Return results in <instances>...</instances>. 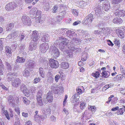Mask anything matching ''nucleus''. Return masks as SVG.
Returning a JSON list of instances; mask_svg holds the SVG:
<instances>
[{
	"label": "nucleus",
	"instance_id": "f257e3e1",
	"mask_svg": "<svg viewBox=\"0 0 125 125\" xmlns=\"http://www.w3.org/2000/svg\"><path fill=\"white\" fill-rule=\"evenodd\" d=\"M59 39L56 41V43L59 46L60 49L62 51H65L66 49L67 45L68 43V41L67 39L62 37H60Z\"/></svg>",
	"mask_w": 125,
	"mask_h": 125
},
{
	"label": "nucleus",
	"instance_id": "f03ea898",
	"mask_svg": "<svg viewBox=\"0 0 125 125\" xmlns=\"http://www.w3.org/2000/svg\"><path fill=\"white\" fill-rule=\"evenodd\" d=\"M16 3H10L6 5L5 9L7 10L10 11L13 10L16 7L19 6L21 3V1L17 0Z\"/></svg>",
	"mask_w": 125,
	"mask_h": 125
},
{
	"label": "nucleus",
	"instance_id": "7ed1b4c3",
	"mask_svg": "<svg viewBox=\"0 0 125 125\" xmlns=\"http://www.w3.org/2000/svg\"><path fill=\"white\" fill-rule=\"evenodd\" d=\"M51 89L52 91L55 94H58L59 92L62 93L64 92V88L61 85L55 86L54 85L52 84V85Z\"/></svg>",
	"mask_w": 125,
	"mask_h": 125
},
{
	"label": "nucleus",
	"instance_id": "20e7f679",
	"mask_svg": "<svg viewBox=\"0 0 125 125\" xmlns=\"http://www.w3.org/2000/svg\"><path fill=\"white\" fill-rule=\"evenodd\" d=\"M115 6L113 7L114 10V14L116 16L119 17H124L125 16V11L124 10H119L118 9V7Z\"/></svg>",
	"mask_w": 125,
	"mask_h": 125
},
{
	"label": "nucleus",
	"instance_id": "39448f33",
	"mask_svg": "<svg viewBox=\"0 0 125 125\" xmlns=\"http://www.w3.org/2000/svg\"><path fill=\"white\" fill-rule=\"evenodd\" d=\"M50 51L51 52V53L53 56L55 57L59 56L60 52L58 49L55 46H51L50 49Z\"/></svg>",
	"mask_w": 125,
	"mask_h": 125
},
{
	"label": "nucleus",
	"instance_id": "423d86ee",
	"mask_svg": "<svg viewBox=\"0 0 125 125\" xmlns=\"http://www.w3.org/2000/svg\"><path fill=\"white\" fill-rule=\"evenodd\" d=\"M42 91L40 90H39L36 95V99L39 104L42 105L43 103L42 100Z\"/></svg>",
	"mask_w": 125,
	"mask_h": 125
},
{
	"label": "nucleus",
	"instance_id": "0eeeda50",
	"mask_svg": "<svg viewBox=\"0 0 125 125\" xmlns=\"http://www.w3.org/2000/svg\"><path fill=\"white\" fill-rule=\"evenodd\" d=\"M50 66L52 68H56L59 66L58 62L53 59H50L49 61Z\"/></svg>",
	"mask_w": 125,
	"mask_h": 125
},
{
	"label": "nucleus",
	"instance_id": "6e6552de",
	"mask_svg": "<svg viewBox=\"0 0 125 125\" xmlns=\"http://www.w3.org/2000/svg\"><path fill=\"white\" fill-rule=\"evenodd\" d=\"M22 21L25 25H29L31 23V21L30 18L27 16L24 15L22 18Z\"/></svg>",
	"mask_w": 125,
	"mask_h": 125
},
{
	"label": "nucleus",
	"instance_id": "1a4fd4ad",
	"mask_svg": "<svg viewBox=\"0 0 125 125\" xmlns=\"http://www.w3.org/2000/svg\"><path fill=\"white\" fill-rule=\"evenodd\" d=\"M94 18L93 15L90 14H89L88 16L84 19V23H85V24L86 25L89 24L91 23L92 21L93 20V19Z\"/></svg>",
	"mask_w": 125,
	"mask_h": 125
},
{
	"label": "nucleus",
	"instance_id": "9d476101",
	"mask_svg": "<svg viewBox=\"0 0 125 125\" xmlns=\"http://www.w3.org/2000/svg\"><path fill=\"white\" fill-rule=\"evenodd\" d=\"M16 76L15 73H9L7 74V79L8 81H12L15 79Z\"/></svg>",
	"mask_w": 125,
	"mask_h": 125
},
{
	"label": "nucleus",
	"instance_id": "9b49d317",
	"mask_svg": "<svg viewBox=\"0 0 125 125\" xmlns=\"http://www.w3.org/2000/svg\"><path fill=\"white\" fill-rule=\"evenodd\" d=\"M49 48L48 45L47 43H42L40 46V49L42 53H44L46 52Z\"/></svg>",
	"mask_w": 125,
	"mask_h": 125
},
{
	"label": "nucleus",
	"instance_id": "f8f14e48",
	"mask_svg": "<svg viewBox=\"0 0 125 125\" xmlns=\"http://www.w3.org/2000/svg\"><path fill=\"white\" fill-rule=\"evenodd\" d=\"M21 82V80L19 78H16L11 81L12 86L14 87L17 88L20 85Z\"/></svg>",
	"mask_w": 125,
	"mask_h": 125
},
{
	"label": "nucleus",
	"instance_id": "ddd939ff",
	"mask_svg": "<svg viewBox=\"0 0 125 125\" xmlns=\"http://www.w3.org/2000/svg\"><path fill=\"white\" fill-rule=\"evenodd\" d=\"M35 62L33 60H29L27 61L25 65L27 66L28 68H32L34 66V64Z\"/></svg>",
	"mask_w": 125,
	"mask_h": 125
},
{
	"label": "nucleus",
	"instance_id": "4468645a",
	"mask_svg": "<svg viewBox=\"0 0 125 125\" xmlns=\"http://www.w3.org/2000/svg\"><path fill=\"white\" fill-rule=\"evenodd\" d=\"M30 13L33 15L35 14L37 17L38 16V17L41 16V11L40 10H37L36 8H34L32 9L30 12Z\"/></svg>",
	"mask_w": 125,
	"mask_h": 125
},
{
	"label": "nucleus",
	"instance_id": "2eb2a0df",
	"mask_svg": "<svg viewBox=\"0 0 125 125\" xmlns=\"http://www.w3.org/2000/svg\"><path fill=\"white\" fill-rule=\"evenodd\" d=\"M38 36L39 34L37 31H33L31 35V37L32 38H33V40L32 41H35V42H37L38 41Z\"/></svg>",
	"mask_w": 125,
	"mask_h": 125
},
{
	"label": "nucleus",
	"instance_id": "dca6fc26",
	"mask_svg": "<svg viewBox=\"0 0 125 125\" xmlns=\"http://www.w3.org/2000/svg\"><path fill=\"white\" fill-rule=\"evenodd\" d=\"M51 92L49 91L47 93L46 98L48 101L50 102H52L53 100V94Z\"/></svg>",
	"mask_w": 125,
	"mask_h": 125
},
{
	"label": "nucleus",
	"instance_id": "f3484780",
	"mask_svg": "<svg viewBox=\"0 0 125 125\" xmlns=\"http://www.w3.org/2000/svg\"><path fill=\"white\" fill-rule=\"evenodd\" d=\"M35 41H31L30 42L29 46V50L30 51L34 50L36 49L37 43Z\"/></svg>",
	"mask_w": 125,
	"mask_h": 125
},
{
	"label": "nucleus",
	"instance_id": "a211bd4d",
	"mask_svg": "<svg viewBox=\"0 0 125 125\" xmlns=\"http://www.w3.org/2000/svg\"><path fill=\"white\" fill-rule=\"evenodd\" d=\"M49 35L48 34H46L43 36L41 40L44 42H47L49 41Z\"/></svg>",
	"mask_w": 125,
	"mask_h": 125
},
{
	"label": "nucleus",
	"instance_id": "6ab92c4d",
	"mask_svg": "<svg viewBox=\"0 0 125 125\" xmlns=\"http://www.w3.org/2000/svg\"><path fill=\"white\" fill-rule=\"evenodd\" d=\"M113 22L114 23L120 24L122 22V19L120 18L115 17L113 20Z\"/></svg>",
	"mask_w": 125,
	"mask_h": 125
},
{
	"label": "nucleus",
	"instance_id": "aec40b11",
	"mask_svg": "<svg viewBox=\"0 0 125 125\" xmlns=\"http://www.w3.org/2000/svg\"><path fill=\"white\" fill-rule=\"evenodd\" d=\"M100 31L99 30H95L94 32V34H97L99 35L101 34L102 33H103L104 34H105L106 33V32H104L103 31L104 30L106 31V29H105L104 28H103Z\"/></svg>",
	"mask_w": 125,
	"mask_h": 125
},
{
	"label": "nucleus",
	"instance_id": "412c9836",
	"mask_svg": "<svg viewBox=\"0 0 125 125\" xmlns=\"http://www.w3.org/2000/svg\"><path fill=\"white\" fill-rule=\"evenodd\" d=\"M25 61V59L23 58L20 57L19 56H18L17 57L16 62L18 63H23Z\"/></svg>",
	"mask_w": 125,
	"mask_h": 125
},
{
	"label": "nucleus",
	"instance_id": "4be33fe9",
	"mask_svg": "<svg viewBox=\"0 0 125 125\" xmlns=\"http://www.w3.org/2000/svg\"><path fill=\"white\" fill-rule=\"evenodd\" d=\"M5 51L7 53H6V54H8L9 56H11V50L10 47L9 46H6L5 48Z\"/></svg>",
	"mask_w": 125,
	"mask_h": 125
},
{
	"label": "nucleus",
	"instance_id": "5701e85b",
	"mask_svg": "<svg viewBox=\"0 0 125 125\" xmlns=\"http://www.w3.org/2000/svg\"><path fill=\"white\" fill-rule=\"evenodd\" d=\"M61 66L62 68L66 69L69 67V64L67 62H63L61 64Z\"/></svg>",
	"mask_w": 125,
	"mask_h": 125
},
{
	"label": "nucleus",
	"instance_id": "b1692460",
	"mask_svg": "<svg viewBox=\"0 0 125 125\" xmlns=\"http://www.w3.org/2000/svg\"><path fill=\"white\" fill-rule=\"evenodd\" d=\"M24 31L22 32L21 31L19 35L18 36V38H19V40L21 41H22V40L24 39V37L26 36L25 34L24 33Z\"/></svg>",
	"mask_w": 125,
	"mask_h": 125
},
{
	"label": "nucleus",
	"instance_id": "393cba45",
	"mask_svg": "<svg viewBox=\"0 0 125 125\" xmlns=\"http://www.w3.org/2000/svg\"><path fill=\"white\" fill-rule=\"evenodd\" d=\"M101 74L102 77L107 78L109 76L110 73L109 72L107 71H105L104 72L103 71L101 73Z\"/></svg>",
	"mask_w": 125,
	"mask_h": 125
},
{
	"label": "nucleus",
	"instance_id": "a878e982",
	"mask_svg": "<svg viewBox=\"0 0 125 125\" xmlns=\"http://www.w3.org/2000/svg\"><path fill=\"white\" fill-rule=\"evenodd\" d=\"M103 8L105 11H107L110 8L109 3L108 2H107L106 3L104 4L103 5Z\"/></svg>",
	"mask_w": 125,
	"mask_h": 125
},
{
	"label": "nucleus",
	"instance_id": "bb28decb",
	"mask_svg": "<svg viewBox=\"0 0 125 125\" xmlns=\"http://www.w3.org/2000/svg\"><path fill=\"white\" fill-rule=\"evenodd\" d=\"M5 64L8 70L11 71L12 68V64L9 63L7 62H5Z\"/></svg>",
	"mask_w": 125,
	"mask_h": 125
},
{
	"label": "nucleus",
	"instance_id": "cd10ccee",
	"mask_svg": "<svg viewBox=\"0 0 125 125\" xmlns=\"http://www.w3.org/2000/svg\"><path fill=\"white\" fill-rule=\"evenodd\" d=\"M14 25L13 23H11L8 25L7 27V30L10 31L14 27Z\"/></svg>",
	"mask_w": 125,
	"mask_h": 125
},
{
	"label": "nucleus",
	"instance_id": "c85d7f7f",
	"mask_svg": "<svg viewBox=\"0 0 125 125\" xmlns=\"http://www.w3.org/2000/svg\"><path fill=\"white\" fill-rule=\"evenodd\" d=\"M30 74L28 70L25 69L23 72L22 75L23 76L27 77L29 76Z\"/></svg>",
	"mask_w": 125,
	"mask_h": 125
},
{
	"label": "nucleus",
	"instance_id": "c756f323",
	"mask_svg": "<svg viewBox=\"0 0 125 125\" xmlns=\"http://www.w3.org/2000/svg\"><path fill=\"white\" fill-rule=\"evenodd\" d=\"M118 37L122 39L124 37V33L123 31L120 30H118Z\"/></svg>",
	"mask_w": 125,
	"mask_h": 125
},
{
	"label": "nucleus",
	"instance_id": "7c9ffc66",
	"mask_svg": "<svg viewBox=\"0 0 125 125\" xmlns=\"http://www.w3.org/2000/svg\"><path fill=\"white\" fill-rule=\"evenodd\" d=\"M88 108L89 110L91 111L93 113H94L96 110V108L94 106H89Z\"/></svg>",
	"mask_w": 125,
	"mask_h": 125
},
{
	"label": "nucleus",
	"instance_id": "2f4dec72",
	"mask_svg": "<svg viewBox=\"0 0 125 125\" xmlns=\"http://www.w3.org/2000/svg\"><path fill=\"white\" fill-rule=\"evenodd\" d=\"M39 72L40 75L42 77H43L44 76V71L42 67H40L39 69Z\"/></svg>",
	"mask_w": 125,
	"mask_h": 125
},
{
	"label": "nucleus",
	"instance_id": "473e14b6",
	"mask_svg": "<svg viewBox=\"0 0 125 125\" xmlns=\"http://www.w3.org/2000/svg\"><path fill=\"white\" fill-rule=\"evenodd\" d=\"M20 88L21 90H22L23 93H25L27 88L26 87V86L23 84H22L20 86Z\"/></svg>",
	"mask_w": 125,
	"mask_h": 125
},
{
	"label": "nucleus",
	"instance_id": "72a5a7b5",
	"mask_svg": "<svg viewBox=\"0 0 125 125\" xmlns=\"http://www.w3.org/2000/svg\"><path fill=\"white\" fill-rule=\"evenodd\" d=\"M34 120L36 122H39L41 120L39 115H35L34 116Z\"/></svg>",
	"mask_w": 125,
	"mask_h": 125
},
{
	"label": "nucleus",
	"instance_id": "f704fd0d",
	"mask_svg": "<svg viewBox=\"0 0 125 125\" xmlns=\"http://www.w3.org/2000/svg\"><path fill=\"white\" fill-rule=\"evenodd\" d=\"M21 31H16L12 33L13 37L14 38H15L18 36L19 35Z\"/></svg>",
	"mask_w": 125,
	"mask_h": 125
},
{
	"label": "nucleus",
	"instance_id": "c9c22d12",
	"mask_svg": "<svg viewBox=\"0 0 125 125\" xmlns=\"http://www.w3.org/2000/svg\"><path fill=\"white\" fill-rule=\"evenodd\" d=\"M23 101L24 103L26 104H28L30 102V101L28 100L25 97H23Z\"/></svg>",
	"mask_w": 125,
	"mask_h": 125
},
{
	"label": "nucleus",
	"instance_id": "e433bc0d",
	"mask_svg": "<svg viewBox=\"0 0 125 125\" xmlns=\"http://www.w3.org/2000/svg\"><path fill=\"white\" fill-rule=\"evenodd\" d=\"M67 29H61V30H60V31H58L59 32H61V31H62L64 32V33H62V35H67Z\"/></svg>",
	"mask_w": 125,
	"mask_h": 125
},
{
	"label": "nucleus",
	"instance_id": "4c0bfd02",
	"mask_svg": "<svg viewBox=\"0 0 125 125\" xmlns=\"http://www.w3.org/2000/svg\"><path fill=\"white\" fill-rule=\"evenodd\" d=\"M100 73L98 72H96L95 73H93L92 74V75L95 78H97L99 77Z\"/></svg>",
	"mask_w": 125,
	"mask_h": 125
},
{
	"label": "nucleus",
	"instance_id": "58836bf2",
	"mask_svg": "<svg viewBox=\"0 0 125 125\" xmlns=\"http://www.w3.org/2000/svg\"><path fill=\"white\" fill-rule=\"evenodd\" d=\"M114 42L115 44L117 45L118 47H119L120 46V42L119 40L117 39H115L114 41Z\"/></svg>",
	"mask_w": 125,
	"mask_h": 125
},
{
	"label": "nucleus",
	"instance_id": "ea45409f",
	"mask_svg": "<svg viewBox=\"0 0 125 125\" xmlns=\"http://www.w3.org/2000/svg\"><path fill=\"white\" fill-rule=\"evenodd\" d=\"M13 98L11 95H10L7 97V99L8 100V102H13Z\"/></svg>",
	"mask_w": 125,
	"mask_h": 125
},
{
	"label": "nucleus",
	"instance_id": "a19ab883",
	"mask_svg": "<svg viewBox=\"0 0 125 125\" xmlns=\"http://www.w3.org/2000/svg\"><path fill=\"white\" fill-rule=\"evenodd\" d=\"M101 10L100 8H98L96 10H95V13L96 15H99H99H100V14L101 13Z\"/></svg>",
	"mask_w": 125,
	"mask_h": 125
},
{
	"label": "nucleus",
	"instance_id": "79ce46f5",
	"mask_svg": "<svg viewBox=\"0 0 125 125\" xmlns=\"http://www.w3.org/2000/svg\"><path fill=\"white\" fill-rule=\"evenodd\" d=\"M112 3L113 4H116L119 3L122 1V0H112Z\"/></svg>",
	"mask_w": 125,
	"mask_h": 125
},
{
	"label": "nucleus",
	"instance_id": "37998d69",
	"mask_svg": "<svg viewBox=\"0 0 125 125\" xmlns=\"http://www.w3.org/2000/svg\"><path fill=\"white\" fill-rule=\"evenodd\" d=\"M85 103L83 102L81 103L80 105V107L81 109L83 110L85 107Z\"/></svg>",
	"mask_w": 125,
	"mask_h": 125
},
{
	"label": "nucleus",
	"instance_id": "c03bdc74",
	"mask_svg": "<svg viewBox=\"0 0 125 125\" xmlns=\"http://www.w3.org/2000/svg\"><path fill=\"white\" fill-rule=\"evenodd\" d=\"M38 20L40 23H42L44 21V19L41 16L38 17Z\"/></svg>",
	"mask_w": 125,
	"mask_h": 125
},
{
	"label": "nucleus",
	"instance_id": "a18cd8bd",
	"mask_svg": "<svg viewBox=\"0 0 125 125\" xmlns=\"http://www.w3.org/2000/svg\"><path fill=\"white\" fill-rule=\"evenodd\" d=\"M40 81V80L39 77H36L34 79L33 81V83H37Z\"/></svg>",
	"mask_w": 125,
	"mask_h": 125
},
{
	"label": "nucleus",
	"instance_id": "49530a36",
	"mask_svg": "<svg viewBox=\"0 0 125 125\" xmlns=\"http://www.w3.org/2000/svg\"><path fill=\"white\" fill-rule=\"evenodd\" d=\"M52 12L53 13H55L57 11V5H55L53 6L52 8Z\"/></svg>",
	"mask_w": 125,
	"mask_h": 125
},
{
	"label": "nucleus",
	"instance_id": "de8ad7c7",
	"mask_svg": "<svg viewBox=\"0 0 125 125\" xmlns=\"http://www.w3.org/2000/svg\"><path fill=\"white\" fill-rule=\"evenodd\" d=\"M72 102L73 103H75L74 104V106L76 107L77 106V105L78 104V103H77V101H76V99H75L74 100V99H72Z\"/></svg>",
	"mask_w": 125,
	"mask_h": 125
},
{
	"label": "nucleus",
	"instance_id": "09e8293b",
	"mask_svg": "<svg viewBox=\"0 0 125 125\" xmlns=\"http://www.w3.org/2000/svg\"><path fill=\"white\" fill-rule=\"evenodd\" d=\"M123 74L122 73V74H120L117 75L116 77L117 79L118 80L122 79L123 77Z\"/></svg>",
	"mask_w": 125,
	"mask_h": 125
},
{
	"label": "nucleus",
	"instance_id": "8fccbe9b",
	"mask_svg": "<svg viewBox=\"0 0 125 125\" xmlns=\"http://www.w3.org/2000/svg\"><path fill=\"white\" fill-rule=\"evenodd\" d=\"M49 4L47 3L46 5L44 7V8L45 10L46 11H48L49 9Z\"/></svg>",
	"mask_w": 125,
	"mask_h": 125
},
{
	"label": "nucleus",
	"instance_id": "3c124183",
	"mask_svg": "<svg viewBox=\"0 0 125 125\" xmlns=\"http://www.w3.org/2000/svg\"><path fill=\"white\" fill-rule=\"evenodd\" d=\"M60 76L59 74L56 75L55 76V80L56 82H58V80L60 79Z\"/></svg>",
	"mask_w": 125,
	"mask_h": 125
},
{
	"label": "nucleus",
	"instance_id": "603ef678",
	"mask_svg": "<svg viewBox=\"0 0 125 125\" xmlns=\"http://www.w3.org/2000/svg\"><path fill=\"white\" fill-rule=\"evenodd\" d=\"M76 91L77 93H78L79 94H81L82 93V90L79 88H77Z\"/></svg>",
	"mask_w": 125,
	"mask_h": 125
},
{
	"label": "nucleus",
	"instance_id": "864d4df0",
	"mask_svg": "<svg viewBox=\"0 0 125 125\" xmlns=\"http://www.w3.org/2000/svg\"><path fill=\"white\" fill-rule=\"evenodd\" d=\"M57 21L60 22L61 21L62 19H63L64 18L63 17H62L61 15L58 16L57 17Z\"/></svg>",
	"mask_w": 125,
	"mask_h": 125
},
{
	"label": "nucleus",
	"instance_id": "5fc2aeb1",
	"mask_svg": "<svg viewBox=\"0 0 125 125\" xmlns=\"http://www.w3.org/2000/svg\"><path fill=\"white\" fill-rule=\"evenodd\" d=\"M72 12L74 15H77L78 14V11L76 9H73L72 11Z\"/></svg>",
	"mask_w": 125,
	"mask_h": 125
},
{
	"label": "nucleus",
	"instance_id": "6e6d98bb",
	"mask_svg": "<svg viewBox=\"0 0 125 125\" xmlns=\"http://www.w3.org/2000/svg\"><path fill=\"white\" fill-rule=\"evenodd\" d=\"M118 111L117 112V114L118 115H122L123 113V112L121 110V109H118Z\"/></svg>",
	"mask_w": 125,
	"mask_h": 125
},
{
	"label": "nucleus",
	"instance_id": "4d7b16f0",
	"mask_svg": "<svg viewBox=\"0 0 125 125\" xmlns=\"http://www.w3.org/2000/svg\"><path fill=\"white\" fill-rule=\"evenodd\" d=\"M60 7L61 9H64V10H66V6L64 5L63 4H61L60 5Z\"/></svg>",
	"mask_w": 125,
	"mask_h": 125
},
{
	"label": "nucleus",
	"instance_id": "13d9d810",
	"mask_svg": "<svg viewBox=\"0 0 125 125\" xmlns=\"http://www.w3.org/2000/svg\"><path fill=\"white\" fill-rule=\"evenodd\" d=\"M66 13V12L65 10L64 11H62L60 13V15L62 16V17H63V18H64L65 14Z\"/></svg>",
	"mask_w": 125,
	"mask_h": 125
},
{
	"label": "nucleus",
	"instance_id": "bf43d9fd",
	"mask_svg": "<svg viewBox=\"0 0 125 125\" xmlns=\"http://www.w3.org/2000/svg\"><path fill=\"white\" fill-rule=\"evenodd\" d=\"M52 23V24H54L57 22L56 18H53L51 20Z\"/></svg>",
	"mask_w": 125,
	"mask_h": 125
},
{
	"label": "nucleus",
	"instance_id": "052dcab7",
	"mask_svg": "<svg viewBox=\"0 0 125 125\" xmlns=\"http://www.w3.org/2000/svg\"><path fill=\"white\" fill-rule=\"evenodd\" d=\"M108 42V44L109 46H112L114 45V44L112 43V42L110 40H108L107 41Z\"/></svg>",
	"mask_w": 125,
	"mask_h": 125
},
{
	"label": "nucleus",
	"instance_id": "680f3d73",
	"mask_svg": "<svg viewBox=\"0 0 125 125\" xmlns=\"http://www.w3.org/2000/svg\"><path fill=\"white\" fill-rule=\"evenodd\" d=\"M0 86L2 89H4L6 90H8V89L7 88H6L5 86L4 85L2 84V83L0 84Z\"/></svg>",
	"mask_w": 125,
	"mask_h": 125
},
{
	"label": "nucleus",
	"instance_id": "e2e57ef3",
	"mask_svg": "<svg viewBox=\"0 0 125 125\" xmlns=\"http://www.w3.org/2000/svg\"><path fill=\"white\" fill-rule=\"evenodd\" d=\"M120 70L122 72V73L123 74L124 73H125V69L123 68V66L121 65L120 66Z\"/></svg>",
	"mask_w": 125,
	"mask_h": 125
},
{
	"label": "nucleus",
	"instance_id": "0e129e2a",
	"mask_svg": "<svg viewBox=\"0 0 125 125\" xmlns=\"http://www.w3.org/2000/svg\"><path fill=\"white\" fill-rule=\"evenodd\" d=\"M106 87L108 89L109 88H111L113 87V85L112 84V83H110V84L105 85Z\"/></svg>",
	"mask_w": 125,
	"mask_h": 125
},
{
	"label": "nucleus",
	"instance_id": "69168bd1",
	"mask_svg": "<svg viewBox=\"0 0 125 125\" xmlns=\"http://www.w3.org/2000/svg\"><path fill=\"white\" fill-rule=\"evenodd\" d=\"M7 38L10 39H13L14 37H13V35H12V33H11L7 37Z\"/></svg>",
	"mask_w": 125,
	"mask_h": 125
},
{
	"label": "nucleus",
	"instance_id": "338daca9",
	"mask_svg": "<svg viewBox=\"0 0 125 125\" xmlns=\"http://www.w3.org/2000/svg\"><path fill=\"white\" fill-rule=\"evenodd\" d=\"M22 115L25 117H27L28 116V114L27 113L23 112L22 113Z\"/></svg>",
	"mask_w": 125,
	"mask_h": 125
},
{
	"label": "nucleus",
	"instance_id": "774afa93",
	"mask_svg": "<svg viewBox=\"0 0 125 125\" xmlns=\"http://www.w3.org/2000/svg\"><path fill=\"white\" fill-rule=\"evenodd\" d=\"M50 119L52 121L55 122L56 120V117H55L53 116H51L50 117Z\"/></svg>",
	"mask_w": 125,
	"mask_h": 125
}]
</instances>
